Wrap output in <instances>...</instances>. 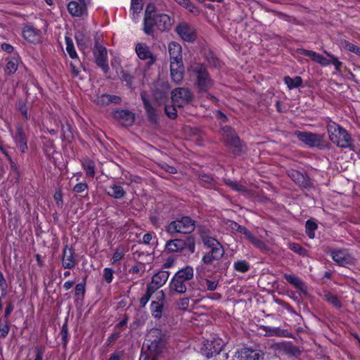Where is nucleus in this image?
<instances>
[{
    "instance_id": "1",
    "label": "nucleus",
    "mask_w": 360,
    "mask_h": 360,
    "mask_svg": "<svg viewBox=\"0 0 360 360\" xmlns=\"http://www.w3.org/2000/svg\"><path fill=\"white\" fill-rule=\"evenodd\" d=\"M148 354L144 360H156L166 345V335L159 328H152L146 338Z\"/></svg>"
},
{
    "instance_id": "2",
    "label": "nucleus",
    "mask_w": 360,
    "mask_h": 360,
    "mask_svg": "<svg viewBox=\"0 0 360 360\" xmlns=\"http://www.w3.org/2000/svg\"><path fill=\"white\" fill-rule=\"evenodd\" d=\"M326 129L333 143L342 148H351L352 139L345 128L332 120H327Z\"/></svg>"
},
{
    "instance_id": "3",
    "label": "nucleus",
    "mask_w": 360,
    "mask_h": 360,
    "mask_svg": "<svg viewBox=\"0 0 360 360\" xmlns=\"http://www.w3.org/2000/svg\"><path fill=\"white\" fill-rule=\"evenodd\" d=\"M190 77L195 79L194 85L199 92H206L213 85L206 67L200 63H194L188 68Z\"/></svg>"
},
{
    "instance_id": "4",
    "label": "nucleus",
    "mask_w": 360,
    "mask_h": 360,
    "mask_svg": "<svg viewBox=\"0 0 360 360\" xmlns=\"http://www.w3.org/2000/svg\"><path fill=\"white\" fill-rule=\"evenodd\" d=\"M193 268L191 266L179 270L172 278L169 283V290L179 294L185 293L188 288L191 286V281L193 278Z\"/></svg>"
},
{
    "instance_id": "5",
    "label": "nucleus",
    "mask_w": 360,
    "mask_h": 360,
    "mask_svg": "<svg viewBox=\"0 0 360 360\" xmlns=\"http://www.w3.org/2000/svg\"><path fill=\"white\" fill-rule=\"evenodd\" d=\"M195 228V221L191 217L185 216L171 221L166 228L169 234L183 233L189 234Z\"/></svg>"
},
{
    "instance_id": "6",
    "label": "nucleus",
    "mask_w": 360,
    "mask_h": 360,
    "mask_svg": "<svg viewBox=\"0 0 360 360\" xmlns=\"http://www.w3.org/2000/svg\"><path fill=\"white\" fill-rule=\"evenodd\" d=\"M297 138L309 147L321 148L324 143V136L311 132L297 131Z\"/></svg>"
},
{
    "instance_id": "7",
    "label": "nucleus",
    "mask_w": 360,
    "mask_h": 360,
    "mask_svg": "<svg viewBox=\"0 0 360 360\" xmlns=\"http://www.w3.org/2000/svg\"><path fill=\"white\" fill-rule=\"evenodd\" d=\"M224 347V342L220 338H213L204 342L200 350L202 355L212 358L219 354Z\"/></svg>"
},
{
    "instance_id": "8",
    "label": "nucleus",
    "mask_w": 360,
    "mask_h": 360,
    "mask_svg": "<svg viewBox=\"0 0 360 360\" xmlns=\"http://www.w3.org/2000/svg\"><path fill=\"white\" fill-rule=\"evenodd\" d=\"M329 253L333 260L340 266H347L354 263V257L346 249H331Z\"/></svg>"
},
{
    "instance_id": "9",
    "label": "nucleus",
    "mask_w": 360,
    "mask_h": 360,
    "mask_svg": "<svg viewBox=\"0 0 360 360\" xmlns=\"http://www.w3.org/2000/svg\"><path fill=\"white\" fill-rule=\"evenodd\" d=\"M173 105L181 108L192 101L193 94L186 88H176L172 91Z\"/></svg>"
},
{
    "instance_id": "10",
    "label": "nucleus",
    "mask_w": 360,
    "mask_h": 360,
    "mask_svg": "<svg viewBox=\"0 0 360 360\" xmlns=\"http://www.w3.org/2000/svg\"><path fill=\"white\" fill-rule=\"evenodd\" d=\"M93 53L97 65L100 67L105 73H107L109 70L107 49L104 46L98 44V41H96Z\"/></svg>"
},
{
    "instance_id": "11",
    "label": "nucleus",
    "mask_w": 360,
    "mask_h": 360,
    "mask_svg": "<svg viewBox=\"0 0 360 360\" xmlns=\"http://www.w3.org/2000/svg\"><path fill=\"white\" fill-rule=\"evenodd\" d=\"M175 31L178 35L185 41L193 42L196 39V32L193 27L186 22L179 24Z\"/></svg>"
},
{
    "instance_id": "12",
    "label": "nucleus",
    "mask_w": 360,
    "mask_h": 360,
    "mask_svg": "<svg viewBox=\"0 0 360 360\" xmlns=\"http://www.w3.org/2000/svg\"><path fill=\"white\" fill-rule=\"evenodd\" d=\"M153 7L148 6L146 10L143 31L148 35H152L156 29V13L153 11Z\"/></svg>"
},
{
    "instance_id": "13",
    "label": "nucleus",
    "mask_w": 360,
    "mask_h": 360,
    "mask_svg": "<svg viewBox=\"0 0 360 360\" xmlns=\"http://www.w3.org/2000/svg\"><path fill=\"white\" fill-rule=\"evenodd\" d=\"M135 51L139 59L148 60V65L153 64L156 60V57L151 52L150 47L145 43L139 42L135 46Z\"/></svg>"
},
{
    "instance_id": "14",
    "label": "nucleus",
    "mask_w": 360,
    "mask_h": 360,
    "mask_svg": "<svg viewBox=\"0 0 360 360\" xmlns=\"http://www.w3.org/2000/svg\"><path fill=\"white\" fill-rule=\"evenodd\" d=\"M222 136L228 146L231 148H238L240 146V139L231 127L224 126L222 128Z\"/></svg>"
},
{
    "instance_id": "15",
    "label": "nucleus",
    "mask_w": 360,
    "mask_h": 360,
    "mask_svg": "<svg viewBox=\"0 0 360 360\" xmlns=\"http://www.w3.org/2000/svg\"><path fill=\"white\" fill-rule=\"evenodd\" d=\"M239 360H263L264 353L259 349L243 347L238 352Z\"/></svg>"
},
{
    "instance_id": "16",
    "label": "nucleus",
    "mask_w": 360,
    "mask_h": 360,
    "mask_svg": "<svg viewBox=\"0 0 360 360\" xmlns=\"http://www.w3.org/2000/svg\"><path fill=\"white\" fill-rule=\"evenodd\" d=\"M77 264L75 250L72 248L65 245L63 250L62 266L64 269H73Z\"/></svg>"
},
{
    "instance_id": "17",
    "label": "nucleus",
    "mask_w": 360,
    "mask_h": 360,
    "mask_svg": "<svg viewBox=\"0 0 360 360\" xmlns=\"http://www.w3.org/2000/svg\"><path fill=\"white\" fill-rule=\"evenodd\" d=\"M184 68L182 60L170 61L171 78L176 84H180L184 79Z\"/></svg>"
},
{
    "instance_id": "18",
    "label": "nucleus",
    "mask_w": 360,
    "mask_h": 360,
    "mask_svg": "<svg viewBox=\"0 0 360 360\" xmlns=\"http://www.w3.org/2000/svg\"><path fill=\"white\" fill-rule=\"evenodd\" d=\"M88 4H84L76 1H72L68 4V10L70 14L74 17H86Z\"/></svg>"
},
{
    "instance_id": "19",
    "label": "nucleus",
    "mask_w": 360,
    "mask_h": 360,
    "mask_svg": "<svg viewBox=\"0 0 360 360\" xmlns=\"http://www.w3.org/2000/svg\"><path fill=\"white\" fill-rule=\"evenodd\" d=\"M288 176L300 187L307 188L311 185L309 177L296 169L288 170Z\"/></svg>"
},
{
    "instance_id": "20",
    "label": "nucleus",
    "mask_w": 360,
    "mask_h": 360,
    "mask_svg": "<svg viewBox=\"0 0 360 360\" xmlns=\"http://www.w3.org/2000/svg\"><path fill=\"white\" fill-rule=\"evenodd\" d=\"M113 117L123 126H131L134 122V115L129 110H120L113 112Z\"/></svg>"
},
{
    "instance_id": "21",
    "label": "nucleus",
    "mask_w": 360,
    "mask_h": 360,
    "mask_svg": "<svg viewBox=\"0 0 360 360\" xmlns=\"http://www.w3.org/2000/svg\"><path fill=\"white\" fill-rule=\"evenodd\" d=\"M169 276L168 271H160L152 277V281L147 286H151L155 291L164 285Z\"/></svg>"
},
{
    "instance_id": "22",
    "label": "nucleus",
    "mask_w": 360,
    "mask_h": 360,
    "mask_svg": "<svg viewBox=\"0 0 360 360\" xmlns=\"http://www.w3.org/2000/svg\"><path fill=\"white\" fill-rule=\"evenodd\" d=\"M22 35L24 39L30 43L37 44L41 41V31L32 26L25 27Z\"/></svg>"
},
{
    "instance_id": "23",
    "label": "nucleus",
    "mask_w": 360,
    "mask_h": 360,
    "mask_svg": "<svg viewBox=\"0 0 360 360\" xmlns=\"http://www.w3.org/2000/svg\"><path fill=\"white\" fill-rule=\"evenodd\" d=\"M156 299L158 301H153L150 304V311L152 315L155 319H159L162 317L163 311V304L162 302H159V301H162L165 299V294L163 292V290L158 292V293L156 294Z\"/></svg>"
},
{
    "instance_id": "24",
    "label": "nucleus",
    "mask_w": 360,
    "mask_h": 360,
    "mask_svg": "<svg viewBox=\"0 0 360 360\" xmlns=\"http://www.w3.org/2000/svg\"><path fill=\"white\" fill-rule=\"evenodd\" d=\"M224 255V248H216L214 250H210L204 255L202 261L205 264H211L214 261L219 260Z\"/></svg>"
},
{
    "instance_id": "25",
    "label": "nucleus",
    "mask_w": 360,
    "mask_h": 360,
    "mask_svg": "<svg viewBox=\"0 0 360 360\" xmlns=\"http://www.w3.org/2000/svg\"><path fill=\"white\" fill-rule=\"evenodd\" d=\"M13 139L20 150L22 153H25L27 150V139L23 129L20 126L17 127V131L15 134L13 136Z\"/></svg>"
},
{
    "instance_id": "26",
    "label": "nucleus",
    "mask_w": 360,
    "mask_h": 360,
    "mask_svg": "<svg viewBox=\"0 0 360 360\" xmlns=\"http://www.w3.org/2000/svg\"><path fill=\"white\" fill-rule=\"evenodd\" d=\"M171 25V20L167 15L156 13V30L161 32L166 31L170 29Z\"/></svg>"
},
{
    "instance_id": "27",
    "label": "nucleus",
    "mask_w": 360,
    "mask_h": 360,
    "mask_svg": "<svg viewBox=\"0 0 360 360\" xmlns=\"http://www.w3.org/2000/svg\"><path fill=\"white\" fill-rule=\"evenodd\" d=\"M186 241L181 239H174L167 241L165 250L168 252H176L183 250L186 247Z\"/></svg>"
},
{
    "instance_id": "28",
    "label": "nucleus",
    "mask_w": 360,
    "mask_h": 360,
    "mask_svg": "<svg viewBox=\"0 0 360 360\" xmlns=\"http://www.w3.org/2000/svg\"><path fill=\"white\" fill-rule=\"evenodd\" d=\"M170 61L182 60L181 46L179 44L172 41L168 45Z\"/></svg>"
},
{
    "instance_id": "29",
    "label": "nucleus",
    "mask_w": 360,
    "mask_h": 360,
    "mask_svg": "<svg viewBox=\"0 0 360 360\" xmlns=\"http://www.w3.org/2000/svg\"><path fill=\"white\" fill-rule=\"evenodd\" d=\"M283 277L289 283L295 286L297 289L304 293L307 292V286L305 283L298 276L294 274H285Z\"/></svg>"
},
{
    "instance_id": "30",
    "label": "nucleus",
    "mask_w": 360,
    "mask_h": 360,
    "mask_svg": "<svg viewBox=\"0 0 360 360\" xmlns=\"http://www.w3.org/2000/svg\"><path fill=\"white\" fill-rule=\"evenodd\" d=\"M105 192L108 195L115 199H121L126 194L123 187L115 184L108 186L106 188Z\"/></svg>"
},
{
    "instance_id": "31",
    "label": "nucleus",
    "mask_w": 360,
    "mask_h": 360,
    "mask_svg": "<svg viewBox=\"0 0 360 360\" xmlns=\"http://www.w3.org/2000/svg\"><path fill=\"white\" fill-rule=\"evenodd\" d=\"M202 240L203 244L207 247L208 248H210V250H214L216 248H223L222 245L220 244V243L216 240L215 238L209 236H203L202 237Z\"/></svg>"
},
{
    "instance_id": "32",
    "label": "nucleus",
    "mask_w": 360,
    "mask_h": 360,
    "mask_svg": "<svg viewBox=\"0 0 360 360\" xmlns=\"http://www.w3.org/2000/svg\"><path fill=\"white\" fill-rule=\"evenodd\" d=\"M20 62V58L18 56L13 57L11 60H9L5 68V72L8 75L14 74L17 70L18 66Z\"/></svg>"
},
{
    "instance_id": "33",
    "label": "nucleus",
    "mask_w": 360,
    "mask_h": 360,
    "mask_svg": "<svg viewBox=\"0 0 360 360\" xmlns=\"http://www.w3.org/2000/svg\"><path fill=\"white\" fill-rule=\"evenodd\" d=\"M283 80L289 89H292L299 87L300 86L302 85V79L299 76H297L294 78H291L289 76H285Z\"/></svg>"
},
{
    "instance_id": "34",
    "label": "nucleus",
    "mask_w": 360,
    "mask_h": 360,
    "mask_svg": "<svg viewBox=\"0 0 360 360\" xmlns=\"http://www.w3.org/2000/svg\"><path fill=\"white\" fill-rule=\"evenodd\" d=\"M84 169L86 172V176L94 177L95 175V165L91 160H85L82 163Z\"/></svg>"
},
{
    "instance_id": "35",
    "label": "nucleus",
    "mask_w": 360,
    "mask_h": 360,
    "mask_svg": "<svg viewBox=\"0 0 360 360\" xmlns=\"http://www.w3.org/2000/svg\"><path fill=\"white\" fill-rule=\"evenodd\" d=\"M234 269L237 271L245 273L250 269V264L245 260H238L233 264Z\"/></svg>"
},
{
    "instance_id": "36",
    "label": "nucleus",
    "mask_w": 360,
    "mask_h": 360,
    "mask_svg": "<svg viewBox=\"0 0 360 360\" xmlns=\"http://www.w3.org/2000/svg\"><path fill=\"white\" fill-rule=\"evenodd\" d=\"M324 298L335 307L340 308L341 307V303L336 295L328 292L325 293Z\"/></svg>"
},
{
    "instance_id": "37",
    "label": "nucleus",
    "mask_w": 360,
    "mask_h": 360,
    "mask_svg": "<svg viewBox=\"0 0 360 360\" xmlns=\"http://www.w3.org/2000/svg\"><path fill=\"white\" fill-rule=\"evenodd\" d=\"M66 51L71 58H77V54L70 38H65Z\"/></svg>"
},
{
    "instance_id": "38",
    "label": "nucleus",
    "mask_w": 360,
    "mask_h": 360,
    "mask_svg": "<svg viewBox=\"0 0 360 360\" xmlns=\"http://www.w3.org/2000/svg\"><path fill=\"white\" fill-rule=\"evenodd\" d=\"M10 324L8 319H4L0 322V337L5 338L9 333Z\"/></svg>"
},
{
    "instance_id": "39",
    "label": "nucleus",
    "mask_w": 360,
    "mask_h": 360,
    "mask_svg": "<svg viewBox=\"0 0 360 360\" xmlns=\"http://www.w3.org/2000/svg\"><path fill=\"white\" fill-rule=\"evenodd\" d=\"M317 229V225L315 222L308 220L306 222V233L310 238H314L315 236L314 231Z\"/></svg>"
},
{
    "instance_id": "40",
    "label": "nucleus",
    "mask_w": 360,
    "mask_h": 360,
    "mask_svg": "<svg viewBox=\"0 0 360 360\" xmlns=\"http://www.w3.org/2000/svg\"><path fill=\"white\" fill-rule=\"evenodd\" d=\"M155 291L153 290V288L151 286H147L146 294L141 298L140 300V304L142 307H144L147 302L149 301L150 298L151 297L152 295Z\"/></svg>"
},
{
    "instance_id": "41",
    "label": "nucleus",
    "mask_w": 360,
    "mask_h": 360,
    "mask_svg": "<svg viewBox=\"0 0 360 360\" xmlns=\"http://www.w3.org/2000/svg\"><path fill=\"white\" fill-rule=\"evenodd\" d=\"M225 184L236 191H238V192L246 191L245 188L243 185L238 184L236 181H233L231 179L225 180Z\"/></svg>"
},
{
    "instance_id": "42",
    "label": "nucleus",
    "mask_w": 360,
    "mask_h": 360,
    "mask_svg": "<svg viewBox=\"0 0 360 360\" xmlns=\"http://www.w3.org/2000/svg\"><path fill=\"white\" fill-rule=\"evenodd\" d=\"M324 53L326 54L330 58V64H333L335 66V68L337 71L340 70V68L342 66V62H340L336 57L330 53L329 52L325 51Z\"/></svg>"
},
{
    "instance_id": "43",
    "label": "nucleus",
    "mask_w": 360,
    "mask_h": 360,
    "mask_svg": "<svg viewBox=\"0 0 360 360\" xmlns=\"http://www.w3.org/2000/svg\"><path fill=\"white\" fill-rule=\"evenodd\" d=\"M340 46L344 49H346L350 52L355 53L356 49L358 48L357 46L352 44L347 40H342L340 41Z\"/></svg>"
},
{
    "instance_id": "44",
    "label": "nucleus",
    "mask_w": 360,
    "mask_h": 360,
    "mask_svg": "<svg viewBox=\"0 0 360 360\" xmlns=\"http://www.w3.org/2000/svg\"><path fill=\"white\" fill-rule=\"evenodd\" d=\"M114 271L111 268H105L103 269V278L108 283H110L113 280Z\"/></svg>"
},
{
    "instance_id": "45",
    "label": "nucleus",
    "mask_w": 360,
    "mask_h": 360,
    "mask_svg": "<svg viewBox=\"0 0 360 360\" xmlns=\"http://www.w3.org/2000/svg\"><path fill=\"white\" fill-rule=\"evenodd\" d=\"M87 188H88V185L86 183L80 182V183L77 184L73 187V191L76 193H83L84 191H85L86 190H87Z\"/></svg>"
},
{
    "instance_id": "46",
    "label": "nucleus",
    "mask_w": 360,
    "mask_h": 360,
    "mask_svg": "<svg viewBox=\"0 0 360 360\" xmlns=\"http://www.w3.org/2000/svg\"><path fill=\"white\" fill-rule=\"evenodd\" d=\"M289 248L291 250L294 251L295 252L300 255H304L306 252V250L302 247H301L299 244L297 243H290L289 245Z\"/></svg>"
},
{
    "instance_id": "47",
    "label": "nucleus",
    "mask_w": 360,
    "mask_h": 360,
    "mask_svg": "<svg viewBox=\"0 0 360 360\" xmlns=\"http://www.w3.org/2000/svg\"><path fill=\"white\" fill-rule=\"evenodd\" d=\"M175 105L174 106H165V110L167 116L171 119H174L176 117V109Z\"/></svg>"
},
{
    "instance_id": "48",
    "label": "nucleus",
    "mask_w": 360,
    "mask_h": 360,
    "mask_svg": "<svg viewBox=\"0 0 360 360\" xmlns=\"http://www.w3.org/2000/svg\"><path fill=\"white\" fill-rule=\"evenodd\" d=\"M218 283L215 281H210L208 279L205 280V288L207 290H214L217 288Z\"/></svg>"
},
{
    "instance_id": "49",
    "label": "nucleus",
    "mask_w": 360,
    "mask_h": 360,
    "mask_svg": "<svg viewBox=\"0 0 360 360\" xmlns=\"http://www.w3.org/2000/svg\"><path fill=\"white\" fill-rule=\"evenodd\" d=\"M314 61L322 66H327L330 64V60L324 58L321 54H318Z\"/></svg>"
},
{
    "instance_id": "50",
    "label": "nucleus",
    "mask_w": 360,
    "mask_h": 360,
    "mask_svg": "<svg viewBox=\"0 0 360 360\" xmlns=\"http://www.w3.org/2000/svg\"><path fill=\"white\" fill-rule=\"evenodd\" d=\"M185 8H187L188 11L193 13L194 15H198L200 13V9L191 1L188 2V5H186Z\"/></svg>"
},
{
    "instance_id": "51",
    "label": "nucleus",
    "mask_w": 360,
    "mask_h": 360,
    "mask_svg": "<svg viewBox=\"0 0 360 360\" xmlns=\"http://www.w3.org/2000/svg\"><path fill=\"white\" fill-rule=\"evenodd\" d=\"M145 110L148 115V117L153 120L155 117V110L150 104H146L144 106Z\"/></svg>"
},
{
    "instance_id": "52",
    "label": "nucleus",
    "mask_w": 360,
    "mask_h": 360,
    "mask_svg": "<svg viewBox=\"0 0 360 360\" xmlns=\"http://www.w3.org/2000/svg\"><path fill=\"white\" fill-rule=\"evenodd\" d=\"M123 257L124 253L117 249L112 255V263L115 264L116 262H119Z\"/></svg>"
},
{
    "instance_id": "53",
    "label": "nucleus",
    "mask_w": 360,
    "mask_h": 360,
    "mask_svg": "<svg viewBox=\"0 0 360 360\" xmlns=\"http://www.w3.org/2000/svg\"><path fill=\"white\" fill-rule=\"evenodd\" d=\"M35 358L34 360H43L44 349L41 347H37L35 348Z\"/></svg>"
},
{
    "instance_id": "54",
    "label": "nucleus",
    "mask_w": 360,
    "mask_h": 360,
    "mask_svg": "<svg viewBox=\"0 0 360 360\" xmlns=\"http://www.w3.org/2000/svg\"><path fill=\"white\" fill-rule=\"evenodd\" d=\"M302 54L304 55V56L309 57L311 60L314 61L319 53L313 51L304 49L302 51Z\"/></svg>"
},
{
    "instance_id": "55",
    "label": "nucleus",
    "mask_w": 360,
    "mask_h": 360,
    "mask_svg": "<svg viewBox=\"0 0 360 360\" xmlns=\"http://www.w3.org/2000/svg\"><path fill=\"white\" fill-rule=\"evenodd\" d=\"M200 179L202 182L207 183L208 184H212L214 182V179L212 176L206 174H200Z\"/></svg>"
},
{
    "instance_id": "56",
    "label": "nucleus",
    "mask_w": 360,
    "mask_h": 360,
    "mask_svg": "<svg viewBox=\"0 0 360 360\" xmlns=\"http://www.w3.org/2000/svg\"><path fill=\"white\" fill-rule=\"evenodd\" d=\"M98 103L102 105H108L109 104V95L108 94H103L98 99Z\"/></svg>"
},
{
    "instance_id": "57",
    "label": "nucleus",
    "mask_w": 360,
    "mask_h": 360,
    "mask_svg": "<svg viewBox=\"0 0 360 360\" xmlns=\"http://www.w3.org/2000/svg\"><path fill=\"white\" fill-rule=\"evenodd\" d=\"M14 309V305L11 302H8L4 311V319H8L10 314Z\"/></svg>"
},
{
    "instance_id": "58",
    "label": "nucleus",
    "mask_w": 360,
    "mask_h": 360,
    "mask_svg": "<svg viewBox=\"0 0 360 360\" xmlns=\"http://www.w3.org/2000/svg\"><path fill=\"white\" fill-rule=\"evenodd\" d=\"M75 39L77 43V45L80 46L82 49L85 46V42L83 39V35L81 33L75 34Z\"/></svg>"
},
{
    "instance_id": "59",
    "label": "nucleus",
    "mask_w": 360,
    "mask_h": 360,
    "mask_svg": "<svg viewBox=\"0 0 360 360\" xmlns=\"http://www.w3.org/2000/svg\"><path fill=\"white\" fill-rule=\"evenodd\" d=\"M178 304L180 309L185 310L188 307L189 300L186 297L182 298L179 300Z\"/></svg>"
},
{
    "instance_id": "60",
    "label": "nucleus",
    "mask_w": 360,
    "mask_h": 360,
    "mask_svg": "<svg viewBox=\"0 0 360 360\" xmlns=\"http://www.w3.org/2000/svg\"><path fill=\"white\" fill-rule=\"evenodd\" d=\"M85 292V285L84 283H79L75 286L76 295H84Z\"/></svg>"
},
{
    "instance_id": "61",
    "label": "nucleus",
    "mask_w": 360,
    "mask_h": 360,
    "mask_svg": "<svg viewBox=\"0 0 360 360\" xmlns=\"http://www.w3.org/2000/svg\"><path fill=\"white\" fill-rule=\"evenodd\" d=\"M250 242L258 248H262L264 246V243L260 239L255 236Z\"/></svg>"
},
{
    "instance_id": "62",
    "label": "nucleus",
    "mask_w": 360,
    "mask_h": 360,
    "mask_svg": "<svg viewBox=\"0 0 360 360\" xmlns=\"http://www.w3.org/2000/svg\"><path fill=\"white\" fill-rule=\"evenodd\" d=\"M186 246H188V250L193 252L195 251V243L194 240L191 237H188L186 241Z\"/></svg>"
},
{
    "instance_id": "63",
    "label": "nucleus",
    "mask_w": 360,
    "mask_h": 360,
    "mask_svg": "<svg viewBox=\"0 0 360 360\" xmlns=\"http://www.w3.org/2000/svg\"><path fill=\"white\" fill-rule=\"evenodd\" d=\"M162 168L169 174H175L176 172V169L174 167L170 166L166 163L162 165Z\"/></svg>"
},
{
    "instance_id": "64",
    "label": "nucleus",
    "mask_w": 360,
    "mask_h": 360,
    "mask_svg": "<svg viewBox=\"0 0 360 360\" xmlns=\"http://www.w3.org/2000/svg\"><path fill=\"white\" fill-rule=\"evenodd\" d=\"M226 224L227 226L233 231H237V229H238V226L239 224L234 221H232V220H228V221L226 222Z\"/></svg>"
}]
</instances>
